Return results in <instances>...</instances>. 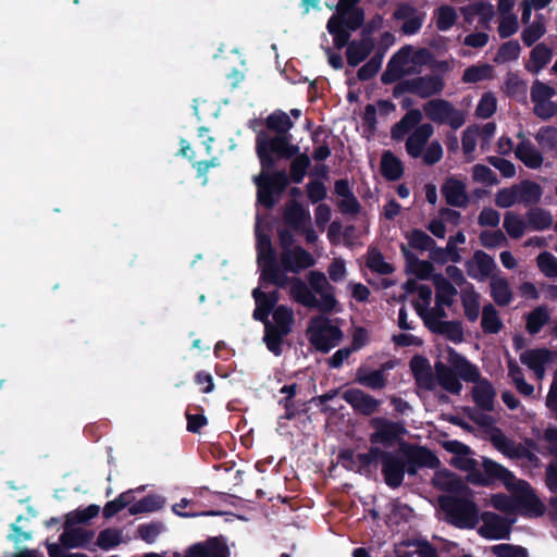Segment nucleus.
Returning a JSON list of instances; mask_svg holds the SVG:
<instances>
[{
  "mask_svg": "<svg viewBox=\"0 0 557 557\" xmlns=\"http://www.w3.org/2000/svg\"><path fill=\"white\" fill-rule=\"evenodd\" d=\"M382 474L385 484L391 488L399 487L405 478V468L401 453L386 451L382 460Z\"/></svg>",
  "mask_w": 557,
  "mask_h": 557,
  "instance_id": "obj_15",
  "label": "nucleus"
},
{
  "mask_svg": "<svg viewBox=\"0 0 557 557\" xmlns=\"http://www.w3.org/2000/svg\"><path fill=\"white\" fill-rule=\"evenodd\" d=\"M432 282L436 292L435 302L450 307L454 302V297L458 294L457 288L442 273H435L432 276Z\"/></svg>",
  "mask_w": 557,
  "mask_h": 557,
  "instance_id": "obj_30",
  "label": "nucleus"
},
{
  "mask_svg": "<svg viewBox=\"0 0 557 557\" xmlns=\"http://www.w3.org/2000/svg\"><path fill=\"white\" fill-rule=\"evenodd\" d=\"M135 500L134 492L132 490L121 493L115 499L108 502L102 510L103 517L110 519L117 512L131 506Z\"/></svg>",
  "mask_w": 557,
  "mask_h": 557,
  "instance_id": "obj_50",
  "label": "nucleus"
},
{
  "mask_svg": "<svg viewBox=\"0 0 557 557\" xmlns=\"http://www.w3.org/2000/svg\"><path fill=\"white\" fill-rule=\"evenodd\" d=\"M203 544L208 557H228L230 548L226 543L219 537H209Z\"/></svg>",
  "mask_w": 557,
  "mask_h": 557,
  "instance_id": "obj_63",
  "label": "nucleus"
},
{
  "mask_svg": "<svg viewBox=\"0 0 557 557\" xmlns=\"http://www.w3.org/2000/svg\"><path fill=\"white\" fill-rule=\"evenodd\" d=\"M492 553L496 557H528L525 547L513 544H497L492 546Z\"/></svg>",
  "mask_w": 557,
  "mask_h": 557,
  "instance_id": "obj_64",
  "label": "nucleus"
},
{
  "mask_svg": "<svg viewBox=\"0 0 557 557\" xmlns=\"http://www.w3.org/2000/svg\"><path fill=\"white\" fill-rule=\"evenodd\" d=\"M545 485L547 490L555 494L548 500V505L554 513H557V462H550L545 469Z\"/></svg>",
  "mask_w": 557,
  "mask_h": 557,
  "instance_id": "obj_57",
  "label": "nucleus"
},
{
  "mask_svg": "<svg viewBox=\"0 0 557 557\" xmlns=\"http://www.w3.org/2000/svg\"><path fill=\"white\" fill-rule=\"evenodd\" d=\"M95 532L82 528H72L64 525V531L59 541L66 548L84 547L94 539Z\"/></svg>",
  "mask_w": 557,
  "mask_h": 557,
  "instance_id": "obj_27",
  "label": "nucleus"
},
{
  "mask_svg": "<svg viewBox=\"0 0 557 557\" xmlns=\"http://www.w3.org/2000/svg\"><path fill=\"white\" fill-rule=\"evenodd\" d=\"M513 508L528 518L542 517L546 511L544 503L530 483L524 480L518 481L517 493L513 495Z\"/></svg>",
  "mask_w": 557,
  "mask_h": 557,
  "instance_id": "obj_9",
  "label": "nucleus"
},
{
  "mask_svg": "<svg viewBox=\"0 0 557 557\" xmlns=\"http://www.w3.org/2000/svg\"><path fill=\"white\" fill-rule=\"evenodd\" d=\"M426 321V327L435 334L444 335L447 339L454 343H461L463 341V329L461 321H444L432 323Z\"/></svg>",
  "mask_w": 557,
  "mask_h": 557,
  "instance_id": "obj_34",
  "label": "nucleus"
},
{
  "mask_svg": "<svg viewBox=\"0 0 557 557\" xmlns=\"http://www.w3.org/2000/svg\"><path fill=\"white\" fill-rule=\"evenodd\" d=\"M493 66L487 63L471 65L463 71L462 82L474 84L484 79H490L493 76Z\"/></svg>",
  "mask_w": 557,
  "mask_h": 557,
  "instance_id": "obj_53",
  "label": "nucleus"
},
{
  "mask_svg": "<svg viewBox=\"0 0 557 557\" xmlns=\"http://www.w3.org/2000/svg\"><path fill=\"white\" fill-rule=\"evenodd\" d=\"M274 168H263L261 165V173L253 177V183L257 186V201L265 209H272L276 203V198L280 197L265 180V172L272 171Z\"/></svg>",
  "mask_w": 557,
  "mask_h": 557,
  "instance_id": "obj_25",
  "label": "nucleus"
},
{
  "mask_svg": "<svg viewBox=\"0 0 557 557\" xmlns=\"http://www.w3.org/2000/svg\"><path fill=\"white\" fill-rule=\"evenodd\" d=\"M342 398L359 414L371 416L376 412L381 401L359 388H349L342 394Z\"/></svg>",
  "mask_w": 557,
  "mask_h": 557,
  "instance_id": "obj_16",
  "label": "nucleus"
},
{
  "mask_svg": "<svg viewBox=\"0 0 557 557\" xmlns=\"http://www.w3.org/2000/svg\"><path fill=\"white\" fill-rule=\"evenodd\" d=\"M411 248L421 251L431 250L435 246V240L425 232L419 228H412L406 236Z\"/></svg>",
  "mask_w": 557,
  "mask_h": 557,
  "instance_id": "obj_56",
  "label": "nucleus"
},
{
  "mask_svg": "<svg viewBox=\"0 0 557 557\" xmlns=\"http://www.w3.org/2000/svg\"><path fill=\"white\" fill-rule=\"evenodd\" d=\"M490 286L491 297L498 306L505 307L510 304L512 300V292L505 277H492Z\"/></svg>",
  "mask_w": 557,
  "mask_h": 557,
  "instance_id": "obj_43",
  "label": "nucleus"
},
{
  "mask_svg": "<svg viewBox=\"0 0 557 557\" xmlns=\"http://www.w3.org/2000/svg\"><path fill=\"white\" fill-rule=\"evenodd\" d=\"M463 14L468 16H480L481 24L486 25L494 17V7L486 1H476L462 9Z\"/></svg>",
  "mask_w": 557,
  "mask_h": 557,
  "instance_id": "obj_51",
  "label": "nucleus"
},
{
  "mask_svg": "<svg viewBox=\"0 0 557 557\" xmlns=\"http://www.w3.org/2000/svg\"><path fill=\"white\" fill-rule=\"evenodd\" d=\"M321 299L315 297V302L311 308H317L323 314L312 317L307 327L309 343L320 352L327 354L333 347L338 345L343 338L342 330L332 324V321L324 314L335 311L338 301L334 296V290H325L319 294Z\"/></svg>",
  "mask_w": 557,
  "mask_h": 557,
  "instance_id": "obj_2",
  "label": "nucleus"
},
{
  "mask_svg": "<svg viewBox=\"0 0 557 557\" xmlns=\"http://www.w3.org/2000/svg\"><path fill=\"white\" fill-rule=\"evenodd\" d=\"M465 267L471 278L484 281L492 275L497 264L492 256L483 250H476L472 258L466 261Z\"/></svg>",
  "mask_w": 557,
  "mask_h": 557,
  "instance_id": "obj_18",
  "label": "nucleus"
},
{
  "mask_svg": "<svg viewBox=\"0 0 557 557\" xmlns=\"http://www.w3.org/2000/svg\"><path fill=\"white\" fill-rule=\"evenodd\" d=\"M264 125L275 135L271 136L267 131H256V153L263 168L275 166L278 160H289L298 153L299 146L292 144L289 131L294 127L290 116L283 110L270 113Z\"/></svg>",
  "mask_w": 557,
  "mask_h": 557,
  "instance_id": "obj_1",
  "label": "nucleus"
},
{
  "mask_svg": "<svg viewBox=\"0 0 557 557\" xmlns=\"http://www.w3.org/2000/svg\"><path fill=\"white\" fill-rule=\"evenodd\" d=\"M448 364L449 366L441 360L435 361V383L437 382L440 386L446 392L454 395H459L462 389V384L460 382L461 377L449 362Z\"/></svg>",
  "mask_w": 557,
  "mask_h": 557,
  "instance_id": "obj_21",
  "label": "nucleus"
},
{
  "mask_svg": "<svg viewBox=\"0 0 557 557\" xmlns=\"http://www.w3.org/2000/svg\"><path fill=\"white\" fill-rule=\"evenodd\" d=\"M482 468L483 471L478 470L468 474L467 481L476 486H490L495 482H500L507 490H511L513 487L516 476L503 465L491 458L483 457Z\"/></svg>",
  "mask_w": 557,
  "mask_h": 557,
  "instance_id": "obj_6",
  "label": "nucleus"
},
{
  "mask_svg": "<svg viewBox=\"0 0 557 557\" xmlns=\"http://www.w3.org/2000/svg\"><path fill=\"white\" fill-rule=\"evenodd\" d=\"M444 306V304L435 302V307L432 310H428L425 307H422L419 302L414 304L417 313L421 317L425 326L426 321L430 323L443 322L442 319L447 317ZM430 325L433 327V324Z\"/></svg>",
  "mask_w": 557,
  "mask_h": 557,
  "instance_id": "obj_59",
  "label": "nucleus"
},
{
  "mask_svg": "<svg viewBox=\"0 0 557 557\" xmlns=\"http://www.w3.org/2000/svg\"><path fill=\"white\" fill-rule=\"evenodd\" d=\"M280 261L285 272L295 274L300 273L301 270L313 267L315 263L313 256L301 246L282 251Z\"/></svg>",
  "mask_w": 557,
  "mask_h": 557,
  "instance_id": "obj_17",
  "label": "nucleus"
},
{
  "mask_svg": "<svg viewBox=\"0 0 557 557\" xmlns=\"http://www.w3.org/2000/svg\"><path fill=\"white\" fill-rule=\"evenodd\" d=\"M549 312L545 306H539L525 315V330L536 335L549 322Z\"/></svg>",
  "mask_w": 557,
  "mask_h": 557,
  "instance_id": "obj_42",
  "label": "nucleus"
},
{
  "mask_svg": "<svg viewBox=\"0 0 557 557\" xmlns=\"http://www.w3.org/2000/svg\"><path fill=\"white\" fill-rule=\"evenodd\" d=\"M410 371L416 380V384L425 391L435 388V376L432 367L426 357L422 355L413 356L409 361Z\"/></svg>",
  "mask_w": 557,
  "mask_h": 557,
  "instance_id": "obj_20",
  "label": "nucleus"
},
{
  "mask_svg": "<svg viewBox=\"0 0 557 557\" xmlns=\"http://www.w3.org/2000/svg\"><path fill=\"white\" fill-rule=\"evenodd\" d=\"M405 474L413 476L421 468L437 469L441 465L438 457L425 446L404 444L401 446Z\"/></svg>",
  "mask_w": 557,
  "mask_h": 557,
  "instance_id": "obj_8",
  "label": "nucleus"
},
{
  "mask_svg": "<svg viewBox=\"0 0 557 557\" xmlns=\"http://www.w3.org/2000/svg\"><path fill=\"white\" fill-rule=\"evenodd\" d=\"M434 133V127L430 123L420 124L413 132L408 136L406 140V151L412 158H419L422 156L423 148L430 137Z\"/></svg>",
  "mask_w": 557,
  "mask_h": 557,
  "instance_id": "obj_23",
  "label": "nucleus"
},
{
  "mask_svg": "<svg viewBox=\"0 0 557 557\" xmlns=\"http://www.w3.org/2000/svg\"><path fill=\"white\" fill-rule=\"evenodd\" d=\"M435 488L455 494L454 496H473L472 490L455 472L448 469L437 470L432 479Z\"/></svg>",
  "mask_w": 557,
  "mask_h": 557,
  "instance_id": "obj_12",
  "label": "nucleus"
},
{
  "mask_svg": "<svg viewBox=\"0 0 557 557\" xmlns=\"http://www.w3.org/2000/svg\"><path fill=\"white\" fill-rule=\"evenodd\" d=\"M525 218L528 226L533 231H544L552 226L553 215L552 213L543 208L534 207L531 208L527 213Z\"/></svg>",
  "mask_w": 557,
  "mask_h": 557,
  "instance_id": "obj_44",
  "label": "nucleus"
},
{
  "mask_svg": "<svg viewBox=\"0 0 557 557\" xmlns=\"http://www.w3.org/2000/svg\"><path fill=\"white\" fill-rule=\"evenodd\" d=\"M370 425L374 429V432L370 435V442L372 444L381 443L385 446H389L401 435L407 433L401 422H394L382 417L371 419Z\"/></svg>",
  "mask_w": 557,
  "mask_h": 557,
  "instance_id": "obj_10",
  "label": "nucleus"
},
{
  "mask_svg": "<svg viewBox=\"0 0 557 557\" xmlns=\"http://www.w3.org/2000/svg\"><path fill=\"white\" fill-rule=\"evenodd\" d=\"M165 499L159 495H147L138 502H133L128 507V512L132 516L146 512H154L163 508Z\"/></svg>",
  "mask_w": 557,
  "mask_h": 557,
  "instance_id": "obj_41",
  "label": "nucleus"
},
{
  "mask_svg": "<svg viewBox=\"0 0 557 557\" xmlns=\"http://www.w3.org/2000/svg\"><path fill=\"white\" fill-rule=\"evenodd\" d=\"M441 193L450 207L466 208L469 205L467 186L455 176H449L444 181Z\"/></svg>",
  "mask_w": 557,
  "mask_h": 557,
  "instance_id": "obj_19",
  "label": "nucleus"
},
{
  "mask_svg": "<svg viewBox=\"0 0 557 557\" xmlns=\"http://www.w3.org/2000/svg\"><path fill=\"white\" fill-rule=\"evenodd\" d=\"M521 47L517 40H508L500 45L497 54L494 58L496 63H506L516 61L520 57Z\"/></svg>",
  "mask_w": 557,
  "mask_h": 557,
  "instance_id": "obj_58",
  "label": "nucleus"
},
{
  "mask_svg": "<svg viewBox=\"0 0 557 557\" xmlns=\"http://www.w3.org/2000/svg\"><path fill=\"white\" fill-rule=\"evenodd\" d=\"M422 113L419 109H410L405 115L391 128V136L394 140H401L411 129L419 126L422 120Z\"/></svg>",
  "mask_w": 557,
  "mask_h": 557,
  "instance_id": "obj_28",
  "label": "nucleus"
},
{
  "mask_svg": "<svg viewBox=\"0 0 557 557\" xmlns=\"http://www.w3.org/2000/svg\"><path fill=\"white\" fill-rule=\"evenodd\" d=\"M552 360V351L547 348H535L523 351L520 356L522 364L527 366L537 376H543L545 366Z\"/></svg>",
  "mask_w": 557,
  "mask_h": 557,
  "instance_id": "obj_24",
  "label": "nucleus"
},
{
  "mask_svg": "<svg viewBox=\"0 0 557 557\" xmlns=\"http://www.w3.org/2000/svg\"><path fill=\"white\" fill-rule=\"evenodd\" d=\"M445 88V82L441 75L426 74L397 83L393 88V97L399 98L404 94H412L422 99L440 95Z\"/></svg>",
  "mask_w": 557,
  "mask_h": 557,
  "instance_id": "obj_5",
  "label": "nucleus"
},
{
  "mask_svg": "<svg viewBox=\"0 0 557 557\" xmlns=\"http://www.w3.org/2000/svg\"><path fill=\"white\" fill-rule=\"evenodd\" d=\"M395 366V360H388L372 371L361 366L356 371L355 382L373 391L382 389L387 384L385 372L394 369Z\"/></svg>",
  "mask_w": 557,
  "mask_h": 557,
  "instance_id": "obj_14",
  "label": "nucleus"
},
{
  "mask_svg": "<svg viewBox=\"0 0 557 557\" xmlns=\"http://www.w3.org/2000/svg\"><path fill=\"white\" fill-rule=\"evenodd\" d=\"M292 277L286 275L276 261V257L267 259L260 275L261 283L273 284L280 288L286 287L290 283Z\"/></svg>",
  "mask_w": 557,
  "mask_h": 557,
  "instance_id": "obj_26",
  "label": "nucleus"
},
{
  "mask_svg": "<svg viewBox=\"0 0 557 557\" xmlns=\"http://www.w3.org/2000/svg\"><path fill=\"white\" fill-rule=\"evenodd\" d=\"M293 160L289 164V173L287 174L288 180L294 184H300L308 173V169L311 166V159L307 152H300L292 157Z\"/></svg>",
  "mask_w": 557,
  "mask_h": 557,
  "instance_id": "obj_37",
  "label": "nucleus"
},
{
  "mask_svg": "<svg viewBox=\"0 0 557 557\" xmlns=\"http://www.w3.org/2000/svg\"><path fill=\"white\" fill-rule=\"evenodd\" d=\"M406 64V59L401 58L399 53L394 54L389 61L387 62L386 69L381 75V82L384 85H389L393 83H399L403 81V76L405 75L404 66Z\"/></svg>",
  "mask_w": 557,
  "mask_h": 557,
  "instance_id": "obj_39",
  "label": "nucleus"
},
{
  "mask_svg": "<svg viewBox=\"0 0 557 557\" xmlns=\"http://www.w3.org/2000/svg\"><path fill=\"white\" fill-rule=\"evenodd\" d=\"M373 27L368 25L361 32L360 40H351L346 50L347 63L356 67L364 61L374 49V40L371 37Z\"/></svg>",
  "mask_w": 557,
  "mask_h": 557,
  "instance_id": "obj_13",
  "label": "nucleus"
},
{
  "mask_svg": "<svg viewBox=\"0 0 557 557\" xmlns=\"http://www.w3.org/2000/svg\"><path fill=\"white\" fill-rule=\"evenodd\" d=\"M252 297L256 301V308L252 312V318L256 321H260L263 324L271 323L269 320V315L273 313L275 307L272 306L265 298L257 295V289L252 290Z\"/></svg>",
  "mask_w": 557,
  "mask_h": 557,
  "instance_id": "obj_60",
  "label": "nucleus"
},
{
  "mask_svg": "<svg viewBox=\"0 0 557 557\" xmlns=\"http://www.w3.org/2000/svg\"><path fill=\"white\" fill-rule=\"evenodd\" d=\"M401 252L408 262V268L419 280H432L434 267L430 261L420 260L414 253L401 246Z\"/></svg>",
  "mask_w": 557,
  "mask_h": 557,
  "instance_id": "obj_33",
  "label": "nucleus"
},
{
  "mask_svg": "<svg viewBox=\"0 0 557 557\" xmlns=\"http://www.w3.org/2000/svg\"><path fill=\"white\" fill-rule=\"evenodd\" d=\"M442 509L446 512L449 522L459 529H474L479 523V508L472 496H442Z\"/></svg>",
  "mask_w": 557,
  "mask_h": 557,
  "instance_id": "obj_4",
  "label": "nucleus"
},
{
  "mask_svg": "<svg viewBox=\"0 0 557 557\" xmlns=\"http://www.w3.org/2000/svg\"><path fill=\"white\" fill-rule=\"evenodd\" d=\"M283 218L285 223L296 232H300L302 226L308 224L311 219L309 211L296 200H292L286 205Z\"/></svg>",
  "mask_w": 557,
  "mask_h": 557,
  "instance_id": "obj_29",
  "label": "nucleus"
},
{
  "mask_svg": "<svg viewBox=\"0 0 557 557\" xmlns=\"http://www.w3.org/2000/svg\"><path fill=\"white\" fill-rule=\"evenodd\" d=\"M188 432L199 434L201 429L208 424V418L203 414L201 406L188 405L185 412Z\"/></svg>",
  "mask_w": 557,
  "mask_h": 557,
  "instance_id": "obj_47",
  "label": "nucleus"
},
{
  "mask_svg": "<svg viewBox=\"0 0 557 557\" xmlns=\"http://www.w3.org/2000/svg\"><path fill=\"white\" fill-rule=\"evenodd\" d=\"M460 297L466 318L470 322L476 321L480 315V295L475 292L473 284L463 287Z\"/></svg>",
  "mask_w": 557,
  "mask_h": 557,
  "instance_id": "obj_32",
  "label": "nucleus"
},
{
  "mask_svg": "<svg viewBox=\"0 0 557 557\" xmlns=\"http://www.w3.org/2000/svg\"><path fill=\"white\" fill-rule=\"evenodd\" d=\"M327 32L333 36V42L336 49L348 47L350 44V29L344 26L343 21L337 15H332L326 24Z\"/></svg>",
  "mask_w": 557,
  "mask_h": 557,
  "instance_id": "obj_38",
  "label": "nucleus"
},
{
  "mask_svg": "<svg viewBox=\"0 0 557 557\" xmlns=\"http://www.w3.org/2000/svg\"><path fill=\"white\" fill-rule=\"evenodd\" d=\"M290 296L292 298L308 308H311L315 302V296L310 287L299 277H292L290 280Z\"/></svg>",
  "mask_w": 557,
  "mask_h": 557,
  "instance_id": "obj_40",
  "label": "nucleus"
},
{
  "mask_svg": "<svg viewBox=\"0 0 557 557\" xmlns=\"http://www.w3.org/2000/svg\"><path fill=\"white\" fill-rule=\"evenodd\" d=\"M521 141L515 149L516 158L519 159L529 169H539L542 166L544 158L542 153L534 147V145L525 138L523 132L517 135Z\"/></svg>",
  "mask_w": 557,
  "mask_h": 557,
  "instance_id": "obj_22",
  "label": "nucleus"
},
{
  "mask_svg": "<svg viewBox=\"0 0 557 557\" xmlns=\"http://www.w3.org/2000/svg\"><path fill=\"white\" fill-rule=\"evenodd\" d=\"M480 519L483 524L479 534L486 540H508L511 532V522L493 511H484Z\"/></svg>",
  "mask_w": 557,
  "mask_h": 557,
  "instance_id": "obj_11",
  "label": "nucleus"
},
{
  "mask_svg": "<svg viewBox=\"0 0 557 557\" xmlns=\"http://www.w3.org/2000/svg\"><path fill=\"white\" fill-rule=\"evenodd\" d=\"M447 362L457 371L461 380L475 384L471 395L476 407L482 411H493L496 391L490 380L482 377L479 368L451 347L447 348Z\"/></svg>",
  "mask_w": 557,
  "mask_h": 557,
  "instance_id": "obj_3",
  "label": "nucleus"
},
{
  "mask_svg": "<svg viewBox=\"0 0 557 557\" xmlns=\"http://www.w3.org/2000/svg\"><path fill=\"white\" fill-rule=\"evenodd\" d=\"M535 140L544 151H557V127L542 126L535 135Z\"/></svg>",
  "mask_w": 557,
  "mask_h": 557,
  "instance_id": "obj_55",
  "label": "nucleus"
},
{
  "mask_svg": "<svg viewBox=\"0 0 557 557\" xmlns=\"http://www.w3.org/2000/svg\"><path fill=\"white\" fill-rule=\"evenodd\" d=\"M553 50L545 44H537L530 52V62L525 65V69L537 74L541 72L552 60Z\"/></svg>",
  "mask_w": 557,
  "mask_h": 557,
  "instance_id": "obj_35",
  "label": "nucleus"
},
{
  "mask_svg": "<svg viewBox=\"0 0 557 557\" xmlns=\"http://www.w3.org/2000/svg\"><path fill=\"white\" fill-rule=\"evenodd\" d=\"M288 334H283L282 331L273 327L272 323L264 324V336L263 341L267 348L275 356H281L283 352L282 345L284 337Z\"/></svg>",
  "mask_w": 557,
  "mask_h": 557,
  "instance_id": "obj_49",
  "label": "nucleus"
},
{
  "mask_svg": "<svg viewBox=\"0 0 557 557\" xmlns=\"http://www.w3.org/2000/svg\"><path fill=\"white\" fill-rule=\"evenodd\" d=\"M425 116L437 124H447L453 129L460 128L466 122V115L445 99H431L423 106Z\"/></svg>",
  "mask_w": 557,
  "mask_h": 557,
  "instance_id": "obj_7",
  "label": "nucleus"
},
{
  "mask_svg": "<svg viewBox=\"0 0 557 557\" xmlns=\"http://www.w3.org/2000/svg\"><path fill=\"white\" fill-rule=\"evenodd\" d=\"M273 327L282 331L283 334H289L293 331L294 325V312L293 310L285 306L280 305L273 311Z\"/></svg>",
  "mask_w": 557,
  "mask_h": 557,
  "instance_id": "obj_48",
  "label": "nucleus"
},
{
  "mask_svg": "<svg viewBox=\"0 0 557 557\" xmlns=\"http://www.w3.org/2000/svg\"><path fill=\"white\" fill-rule=\"evenodd\" d=\"M536 263L546 277H557V258L553 253L548 251L541 252L536 258Z\"/></svg>",
  "mask_w": 557,
  "mask_h": 557,
  "instance_id": "obj_62",
  "label": "nucleus"
},
{
  "mask_svg": "<svg viewBox=\"0 0 557 557\" xmlns=\"http://www.w3.org/2000/svg\"><path fill=\"white\" fill-rule=\"evenodd\" d=\"M503 226L511 238L519 239L523 236L527 224L519 214L508 211L505 214Z\"/></svg>",
  "mask_w": 557,
  "mask_h": 557,
  "instance_id": "obj_54",
  "label": "nucleus"
},
{
  "mask_svg": "<svg viewBox=\"0 0 557 557\" xmlns=\"http://www.w3.org/2000/svg\"><path fill=\"white\" fill-rule=\"evenodd\" d=\"M381 174L389 182L398 181L404 175V165L391 150L383 152L381 157Z\"/></svg>",
  "mask_w": 557,
  "mask_h": 557,
  "instance_id": "obj_31",
  "label": "nucleus"
},
{
  "mask_svg": "<svg viewBox=\"0 0 557 557\" xmlns=\"http://www.w3.org/2000/svg\"><path fill=\"white\" fill-rule=\"evenodd\" d=\"M481 327L486 334H497L503 327L498 312L492 304L485 305L482 309Z\"/></svg>",
  "mask_w": 557,
  "mask_h": 557,
  "instance_id": "obj_45",
  "label": "nucleus"
},
{
  "mask_svg": "<svg viewBox=\"0 0 557 557\" xmlns=\"http://www.w3.org/2000/svg\"><path fill=\"white\" fill-rule=\"evenodd\" d=\"M457 21L456 10L451 5H442L437 9L436 28L441 32L449 30Z\"/></svg>",
  "mask_w": 557,
  "mask_h": 557,
  "instance_id": "obj_61",
  "label": "nucleus"
},
{
  "mask_svg": "<svg viewBox=\"0 0 557 557\" xmlns=\"http://www.w3.org/2000/svg\"><path fill=\"white\" fill-rule=\"evenodd\" d=\"M366 265L372 272L381 275H388L395 271L394 267L384 260L383 253L376 248L368 249Z\"/></svg>",
  "mask_w": 557,
  "mask_h": 557,
  "instance_id": "obj_46",
  "label": "nucleus"
},
{
  "mask_svg": "<svg viewBox=\"0 0 557 557\" xmlns=\"http://www.w3.org/2000/svg\"><path fill=\"white\" fill-rule=\"evenodd\" d=\"M518 202L524 206H534L540 202L543 189L540 184L524 180L517 185Z\"/></svg>",
  "mask_w": 557,
  "mask_h": 557,
  "instance_id": "obj_36",
  "label": "nucleus"
},
{
  "mask_svg": "<svg viewBox=\"0 0 557 557\" xmlns=\"http://www.w3.org/2000/svg\"><path fill=\"white\" fill-rule=\"evenodd\" d=\"M337 16L341 17L344 26L351 32H356L364 23V10L362 8L343 9L337 10Z\"/></svg>",
  "mask_w": 557,
  "mask_h": 557,
  "instance_id": "obj_52",
  "label": "nucleus"
}]
</instances>
